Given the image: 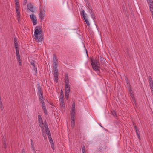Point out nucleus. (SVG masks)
<instances>
[{"mask_svg":"<svg viewBox=\"0 0 153 153\" xmlns=\"http://www.w3.org/2000/svg\"><path fill=\"white\" fill-rule=\"evenodd\" d=\"M38 118L39 125L40 127L42 128V135L45 137L44 135L45 134V131H47L48 133H49V129L48 128L46 121H45L44 123H43L40 115H38Z\"/></svg>","mask_w":153,"mask_h":153,"instance_id":"1","label":"nucleus"},{"mask_svg":"<svg viewBox=\"0 0 153 153\" xmlns=\"http://www.w3.org/2000/svg\"><path fill=\"white\" fill-rule=\"evenodd\" d=\"M91 63L93 70L99 74L100 72V64L98 60L97 59L91 58Z\"/></svg>","mask_w":153,"mask_h":153,"instance_id":"2","label":"nucleus"},{"mask_svg":"<svg viewBox=\"0 0 153 153\" xmlns=\"http://www.w3.org/2000/svg\"><path fill=\"white\" fill-rule=\"evenodd\" d=\"M40 29H38L36 28L34 31V39L36 42H39L42 41V37L40 31Z\"/></svg>","mask_w":153,"mask_h":153,"instance_id":"3","label":"nucleus"},{"mask_svg":"<svg viewBox=\"0 0 153 153\" xmlns=\"http://www.w3.org/2000/svg\"><path fill=\"white\" fill-rule=\"evenodd\" d=\"M46 134H47L48 136L49 140V142L51 144V147L53 149V150H54V143H53V140L51 137L50 131H49V133L47 132V131H46L45 132V134L44 135L45 137L44 136V138L46 137Z\"/></svg>","mask_w":153,"mask_h":153,"instance_id":"4","label":"nucleus"},{"mask_svg":"<svg viewBox=\"0 0 153 153\" xmlns=\"http://www.w3.org/2000/svg\"><path fill=\"white\" fill-rule=\"evenodd\" d=\"M81 13L82 14L84 19L85 21L88 26H90V24L88 19L87 16L86 14L85 13V11L84 10H82Z\"/></svg>","mask_w":153,"mask_h":153,"instance_id":"5","label":"nucleus"},{"mask_svg":"<svg viewBox=\"0 0 153 153\" xmlns=\"http://www.w3.org/2000/svg\"><path fill=\"white\" fill-rule=\"evenodd\" d=\"M65 98L68 99V97L70 91V87L69 85L65 86Z\"/></svg>","mask_w":153,"mask_h":153,"instance_id":"6","label":"nucleus"},{"mask_svg":"<svg viewBox=\"0 0 153 153\" xmlns=\"http://www.w3.org/2000/svg\"><path fill=\"white\" fill-rule=\"evenodd\" d=\"M53 68H57L58 61L56 56L54 54L53 55Z\"/></svg>","mask_w":153,"mask_h":153,"instance_id":"7","label":"nucleus"},{"mask_svg":"<svg viewBox=\"0 0 153 153\" xmlns=\"http://www.w3.org/2000/svg\"><path fill=\"white\" fill-rule=\"evenodd\" d=\"M45 15V11L40 9V13L39 14V17L41 22L44 19Z\"/></svg>","mask_w":153,"mask_h":153,"instance_id":"8","label":"nucleus"},{"mask_svg":"<svg viewBox=\"0 0 153 153\" xmlns=\"http://www.w3.org/2000/svg\"><path fill=\"white\" fill-rule=\"evenodd\" d=\"M30 17L32 22L33 23L34 25H36L37 23V19L36 16L32 14L30 15Z\"/></svg>","mask_w":153,"mask_h":153,"instance_id":"9","label":"nucleus"},{"mask_svg":"<svg viewBox=\"0 0 153 153\" xmlns=\"http://www.w3.org/2000/svg\"><path fill=\"white\" fill-rule=\"evenodd\" d=\"M148 79L151 92L152 93H153V82L150 76H149Z\"/></svg>","mask_w":153,"mask_h":153,"instance_id":"10","label":"nucleus"},{"mask_svg":"<svg viewBox=\"0 0 153 153\" xmlns=\"http://www.w3.org/2000/svg\"><path fill=\"white\" fill-rule=\"evenodd\" d=\"M27 8L31 12H34L33 6L31 4H28L27 5Z\"/></svg>","mask_w":153,"mask_h":153,"instance_id":"11","label":"nucleus"},{"mask_svg":"<svg viewBox=\"0 0 153 153\" xmlns=\"http://www.w3.org/2000/svg\"><path fill=\"white\" fill-rule=\"evenodd\" d=\"M69 81L68 79V76L67 74L65 75V86L69 85Z\"/></svg>","mask_w":153,"mask_h":153,"instance_id":"12","label":"nucleus"},{"mask_svg":"<svg viewBox=\"0 0 153 153\" xmlns=\"http://www.w3.org/2000/svg\"><path fill=\"white\" fill-rule=\"evenodd\" d=\"M75 104L74 102H73L72 106L71 113H75Z\"/></svg>","mask_w":153,"mask_h":153,"instance_id":"13","label":"nucleus"},{"mask_svg":"<svg viewBox=\"0 0 153 153\" xmlns=\"http://www.w3.org/2000/svg\"><path fill=\"white\" fill-rule=\"evenodd\" d=\"M31 64L33 68L35 71V74L36 75L37 74V68L35 67V64L33 62H31Z\"/></svg>","mask_w":153,"mask_h":153,"instance_id":"14","label":"nucleus"},{"mask_svg":"<svg viewBox=\"0 0 153 153\" xmlns=\"http://www.w3.org/2000/svg\"><path fill=\"white\" fill-rule=\"evenodd\" d=\"M54 78H58V74L57 68H54Z\"/></svg>","mask_w":153,"mask_h":153,"instance_id":"15","label":"nucleus"},{"mask_svg":"<svg viewBox=\"0 0 153 153\" xmlns=\"http://www.w3.org/2000/svg\"><path fill=\"white\" fill-rule=\"evenodd\" d=\"M15 48L16 57H20V56L19 54V50L18 48V47H16Z\"/></svg>","mask_w":153,"mask_h":153,"instance_id":"16","label":"nucleus"},{"mask_svg":"<svg viewBox=\"0 0 153 153\" xmlns=\"http://www.w3.org/2000/svg\"><path fill=\"white\" fill-rule=\"evenodd\" d=\"M15 9H19L20 5L18 1H15Z\"/></svg>","mask_w":153,"mask_h":153,"instance_id":"17","label":"nucleus"},{"mask_svg":"<svg viewBox=\"0 0 153 153\" xmlns=\"http://www.w3.org/2000/svg\"><path fill=\"white\" fill-rule=\"evenodd\" d=\"M38 95H43V92L40 86L38 87Z\"/></svg>","mask_w":153,"mask_h":153,"instance_id":"18","label":"nucleus"},{"mask_svg":"<svg viewBox=\"0 0 153 153\" xmlns=\"http://www.w3.org/2000/svg\"><path fill=\"white\" fill-rule=\"evenodd\" d=\"M31 149H32L34 151V153H39V150H37L36 151H35V147H34V145L33 144V143H32V140H31Z\"/></svg>","mask_w":153,"mask_h":153,"instance_id":"19","label":"nucleus"},{"mask_svg":"<svg viewBox=\"0 0 153 153\" xmlns=\"http://www.w3.org/2000/svg\"><path fill=\"white\" fill-rule=\"evenodd\" d=\"M149 6L153 5V0H147Z\"/></svg>","mask_w":153,"mask_h":153,"instance_id":"20","label":"nucleus"},{"mask_svg":"<svg viewBox=\"0 0 153 153\" xmlns=\"http://www.w3.org/2000/svg\"><path fill=\"white\" fill-rule=\"evenodd\" d=\"M16 59L18 61L19 65L20 66H22V61L20 59V57H16Z\"/></svg>","mask_w":153,"mask_h":153,"instance_id":"21","label":"nucleus"},{"mask_svg":"<svg viewBox=\"0 0 153 153\" xmlns=\"http://www.w3.org/2000/svg\"><path fill=\"white\" fill-rule=\"evenodd\" d=\"M14 43L15 48H16V47H18V44L17 43V40L16 38H14Z\"/></svg>","mask_w":153,"mask_h":153,"instance_id":"22","label":"nucleus"},{"mask_svg":"<svg viewBox=\"0 0 153 153\" xmlns=\"http://www.w3.org/2000/svg\"><path fill=\"white\" fill-rule=\"evenodd\" d=\"M71 121H75L74 119V114L75 113H71Z\"/></svg>","mask_w":153,"mask_h":153,"instance_id":"23","label":"nucleus"},{"mask_svg":"<svg viewBox=\"0 0 153 153\" xmlns=\"http://www.w3.org/2000/svg\"><path fill=\"white\" fill-rule=\"evenodd\" d=\"M60 105L62 108L64 109L65 108V104L64 102H60Z\"/></svg>","mask_w":153,"mask_h":153,"instance_id":"24","label":"nucleus"},{"mask_svg":"<svg viewBox=\"0 0 153 153\" xmlns=\"http://www.w3.org/2000/svg\"><path fill=\"white\" fill-rule=\"evenodd\" d=\"M131 96L132 97V98L133 99V100L135 104L136 103V100L135 99V98L134 97V95L133 94H130Z\"/></svg>","mask_w":153,"mask_h":153,"instance_id":"25","label":"nucleus"},{"mask_svg":"<svg viewBox=\"0 0 153 153\" xmlns=\"http://www.w3.org/2000/svg\"><path fill=\"white\" fill-rule=\"evenodd\" d=\"M149 6L150 10L152 14H153V5L152 6Z\"/></svg>","mask_w":153,"mask_h":153,"instance_id":"26","label":"nucleus"},{"mask_svg":"<svg viewBox=\"0 0 153 153\" xmlns=\"http://www.w3.org/2000/svg\"><path fill=\"white\" fill-rule=\"evenodd\" d=\"M64 94L62 95V97H61L59 100L60 102H64Z\"/></svg>","mask_w":153,"mask_h":153,"instance_id":"27","label":"nucleus"},{"mask_svg":"<svg viewBox=\"0 0 153 153\" xmlns=\"http://www.w3.org/2000/svg\"><path fill=\"white\" fill-rule=\"evenodd\" d=\"M39 99L40 101L43 100V95H39Z\"/></svg>","mask_w":153,"mask_h":153,"instance_id":"28","label":"nucleus"},{"mask_svg":"<svg viewBox=\"0 0 153 153\" xmlns=\"http://www.w3.org/2000/svg\"><path fill=\"white\" fill-rule=\"evenodd\" d=\"M41 102L42 103V108L46 107L45 105V103L43 101H42Z\"/></svg>","mask_w":153,"mask_h":153,"instance_id":"29","label":"nucleus"},{"mask_svg":"<svg viewBox=\"0 0 153 153\" xmlns=\"http://www.w3.org/2000/svg\"><path fill=\"white\" fill-rule=\"evenodd\" d=\"M85 147L84 146H83L82 147V153H85Z\"/></svg>","mask_w":153,"mask_h":153,"instance_id":"30","label":"nucleus"},{"mask_svg":"<svg viewBox=\"0 0 153 153\" xmlns=\"http://www.w3.org/2000/svg\"><path fill=\"white\" fill-rule=\"evenodd\" d=\"M16 16H20V12L19 11V9H16Z\"/></svg>","mask_w":153,"mask_h":153,"instance_id":"31","label":"nucleus"},{"mask_svg":"<svg viewBox=\"0 0 153 153\" xmlns=\"http://www.w3.org/2000/svg\"><path fill=\"white\" fill-rule=\"evenodd\" d=\"M101 63H102L103 64H105V59L103 58H101Z\"/></svg>","mask_w":153,"mask_h":153,"instance_id":"32","label":"nucleus"},{"mask_svg":"<svg viewBox=\"0 0 153 153\" xmlns=\"http://www.w3.org/2000/svg\"><path fill=\"white\" fill-rule=\"evenodd\" d=\"M42 109L43 110L44 113L46 114H47V110H46V107L45 108H43Z\"/></svg>","mask_w":153,"mask_h":153,"instance_id":"33","label":"nucleus"},{"mask_svg":"<svg viewBox=\"0 0 153 153\" xmlns=\"http://www.w3.org/2000/svg\"><path fill=\"white\" fill-rule=\"evenodd\" d=\"M71 127H74V125H75V121H71Z\"/></svg>","mask_w":153,"mask_h":153,"instance_id":"34","label":"nucleus"},{"mask_svg":"<svg viewBox=\"0 0 153 153\" xmlns=\"http://www.w3.org/2000/svg\"><path fill=\"white\" fill-rule=\"evenodd\" d=\"M17 16V20H18V21L19 22L20 21V16Z\"/></svg>","mask_w":153,"mask_h":153,"instance_id":"35","label":"nucleus"},{"mask_svg":"<svg viewBox=\"0 0 153 153\" xmlns=\"http://www.w3.org/2000/svg\"><path fill=\"white\" fill-rule=\"evenodd\" d=\"M136 131L137 134V135H138V134H139L138 133V132H139V130L136 128Z\"/></svg>","mask_w":153,"mask_h":153,"instance_id":"36","label":"nucleus"},{"mask_svg":"<svg viewBox=\"0 0 153 153\" xmlns=\"http://www.w3.org/2000/svg\"><path fill=\"white\" fill-rule=\"evenodd\" d=\"M60 94H60L61 97H62V94H64L63 93V91L62 90L61 91Z\"/></svg>","mask_w":153,"mask_h":153,"instance_id":"37","label":"nucleus"},{"mask_svg":"<svg viewBox=\"0 0 153 153\" xmlns=\"http://www.w3.org/2000/svg\"><path fill=\"white\" fill-rule=\"evenodd\" d=\"M4 146L5 148H7V145H6V142H4Z\"/></svg>","mask_w":153,"mask_h":153,"instance_id":"38","label":"nucleus"},{"mask_svg":"<svg viewBox=\"0 0 153 153\" xmlns=\"http://www.w3.org/2000/svg\"><path fill=\"white\" fill-rule=\"evenodd\" d=\"M27 3V1L26 0H24L23 2V4L25 5Z\"/></svg>","mask_w":153,"mask_h":153,"instance_id":"39","label":"nucleus"},{"mask_svg":"<svg viewBox=\"0 0 153 153\" xmlns=\"http://www.w3.org/2000/svg\"><path fill=\"white\" fill-rule=\"evenodd\" d=\"M55 78V81L56 82H58V78Z\"/></svg>","mask_w":153,"mask_h":153,"instance_id":"40","label":"nucleus"},{"mask_svg":"<svg viewBox=\"0 0 153 153\" xmlns=\"http://www.w3.org/2000/svg\"><path fill=\"white\" fill-rule=\"evenodd\" d=\"M129 91H130V94H132L131 91H131V89H130V90H129Z\"/></svg>","mask_w":153,"mask_h":153,"instance_id":"41","label":"nucleus"},{"mask_svg":"<svg viewBox=\"0 0 153 153\" xmlns=\"http://www.w3.org/2000/svg\"><path fill=\"white\" fill-rule=\"evenodd\" d=\"M137 136H138V138H139V139H140V136L139 135V134H138V135H137Z\"/></svg>","mask_w":153,"mask_h":153,"instance_id":"42","label":"nucleus"},{"mask_svg":"<svg viewBox=\"0 0 153 153\" xmlns=\"http://www.w3.org/2000/svg\"><path fill=\"white\" fill-rule=\"evenodd\" d=\"M22 153H25L24 151H23Z\"/></svg>","mask_w":153,"mask_h":153,"instance_id":"43","label":"nucleus"},{"mask_svg":"<svg viewBox=\"0 0 153 153\" xmlns=\"http://www.w3.org/2000/svg\"><path fill=\"white\" fill-rule=\"evenodd\" d=\"M19 1V0H15V1Z\"/></svg>","mask_w":153,"mask_h":153,"instance_id":"44","label":"nucleus"},{"mask_svg":"<svg viewBox=\"0 0 153 153\" xmlns=\"http://www.w3.org/2000/svg\"><path fill=\"white\" fill-rule=\"evenodd\" d=\"M152 16H152V18H153V14H152Z\"/></svg>","mask_w":153,"mask_h":153,"instance_id":"45","label":"nucleus"},{"mask_svg":"<svg viewBox=\"0 0 153 153\" xmlns=\"http://www.w3.org/2000/svg\"><path fill=\"white\" fill-rule=\"evenodd\" d=\"M152 94H153V93H152Z\"/></svg>","mask_w":153,"mask_h":153,"instance_id":"46","label":"nucleus"}]
</instances>
